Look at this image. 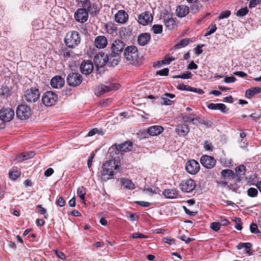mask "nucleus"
I'll list each match as a JSON object with an SVG mask.
<instances>
[{"mask_svg": "<svg viewBox=\"0 0 261 261\" xmlns=\"http://www.w3.org/2000/svg\"><path fill=\"white\" fill-rule=\"evenodd\" d=\"M119 168L118 162L116 160H110L106 161L101 167L100 177L102 181L114 179L115 170Z\"/></svg>", "mask_w": 261, "mask_h": 261, "instance_id": "f257e3e1", "label": "nucleus"}, {"mask_svg": "<svg viewBox=\"0 0 261 261\" xmlns=\"http://www.w3.org/2000/svg\"><path fill=\"white\" fill-rule=\"evenodd\" d=\"M181 118L185 123H192L197 125V123L195 122V121H196L200 124H203L206 126H210V122L198 116L196 114L183 113L181 114Z\"/></svg>", "mask_w": 261, "mask_h": 261, "instance_id": "f03ea898", "label": "nucleus"}, {"mask_svg": "<svg viewBox=\"0 0 261 261\" xmlns=\"http://www.w3.org/2000/svg\"><path fill=\"white\" fill-rule=\"evenodd\" d=\"M124 57L131 64H136L138 63V51L137 47L130 45L126 47L124 50Z\"/></svg>", "mask_w": 261, "mask_h": 261, "instance_id": "7ed1b4c3", "label": "nucleus"}, {"mask_svg": "<svg viewBox=\"0 0 261 261\" xmlns=\"http://www.w3.org/2000/svg\"><path fill=\"white\" fill-rule=\"evenodd\" d=\"M81 42V37L76 31L68 32L65 38L66 45L69 48H75Z\"/></svg>", "mask_w": 261, "mask_h": 261, "instance_id": "20e7f679", "label": "nucleus"}, {"mask_svg": "<svg viewBox=\"0 0 261 261\" xmlns=\"http://www.w3.org/2000/svg\"><path fill=\"white\" fill-rule=\"evenodd\" d=\"M42 103L46 107L55 106L58 101V95L51 91L45 92L42 96Z\"/></svg>", "mask_w": 261, "mask_h": 261, "instance_id": "39448f33", "label": "nucleus"}, {"mask_svg": "<svg viewBox=\"0 0 261 261\" xmlns=\"http://www.w3.org/2000/svg\"><path fill=\"white\" fill-rule=\"evenodd\" d=\"M23 97L28 102H35L39 99L40 92L38 89L32 88L24 91Z\"/></svg>", "mask_w": 261, "mask_h": 261, "instance_id": "423d86ee", "label": "nucleus"}, {"mask_svg": "<svg viewBox=\"0 0 261 261\" xmlns=\"http://www.w3.org/2000/svg\"><path fill=\"white\" fill-rule=\"evenodd\" d=\"M16 116L21 120H26L32 115L31 108L26 105H20L16 111Z\"/></svg>", "mask_w": 261, "mask_h": 261, "instance_id": "0eeeda50", "label": "nucleus"}, {"mask_svg": "<svg viewBox=\"0 0 261 261\" xmlns=\"http://www.w3.org/2000/svg\"><path fill=\"white\" fill-rule=\"evenodd\" d=\"M133 148V144L129 141H126L120 144H115L110 148L111 153L112 151L115 152L116 154H119L120 152H126L130 151Z\"/></svg>", "mask_w": 261, "mask_h": 261, "instance_id": "6e6552de", "label": "nucleus"}, {"mask_svg": "<svg viewBox=\"0 0 261 261\" xmlns=\"http://www.w3.org/2000/svg\"><path fill=\"white\" fill-rule=\"evenodd\" d=\"M82 80V76L80 73L71 72L68 75L66 81L69 86L76 87L81 84Z\"/></svg>", "mask_w": 261, "mask_h": 261, "instance_id": "1a4fd4ad", "label": "nucleus"}, {"mask_svg": "<svg viewBox=\"0 0 261 261\" xmlns=\"http://www.w3.org/2000/svg\"><path fill=\"white\" fill-rule=\"evenodd\" d=\"M179 187L182 192L190 193L195 189L196 182L192 179H187L182 180L180 182Z\"/></svg>", "mask_w": 261, "mask_h": 261, "instance_id": "9d476101", "label": "nucleus"}, {"mask_svg": "<svg viewBox=\"0 0 261 261\" xmlns=\"http://www.w3.org/2000/svg\"><path fill=\"white\" fill-rule=\"evenodd\" d=\"M119 86L118 84H112L109 86L105 85H99L95 88V93L97 96H99L111 90L118 89Z\"/></svg>", "mask_w": 261, "mask_h": 261, "instance_id": "9b49d317", "label": "nucleus"}, {"mask_svg": "<svg viewBox=\"0 0 261 261\" xmlns=\"http://www.w3.org/2000/svg\"><path fill=\"white\" fill-rule=\"evenodd\" d=\"M15 112L12 108H3L0 110V118L3 119L6 122L11 121L14 117Z\"/></svg>", "mask_w": 261, "mask_h": 261, "instance_id": "f8f14e48", "label": "nucleus"}, {"mask_svg": "<svg viewBox=\"0 0 261 261\" xmlns=\"http://www.w3.org/2000/svg\"><path fill=\"white\" fill-rule=\"evenodd\" d=\"M199 163L195 160L188 161L186 164V170L189 174L194 175L198 173L200 170Z\"/></svg>", "mask_w": 261, "mask_h": 261, "instance_id": "ddd939ff", "label": "nucleus"}, {"mask_svg": "<svg viewBox=\"0 0 261 261\" xmlns=\"http://www.w3.org/2000/svg\"><path fill=\"white\" fill-rule=\"evenodd\" d=\"M200 163L206 169H212L215 165L216 160L212 156L203 155L200 158Z\"/></svg>", "mask_w": 261, "mask_h": 261, "instance_id": "4468645a", "label": "nucleus"}, {"mask_svg": "<svg viewBox=\"0 0 261 261\" xmlns=\"http://www.w3.org/2000/svg\"><path fill=\"white\" fill-rule=\"evenodd\" d=\"M75 20L80 22L84 23L88 19V13L85 8L78 9L74 14Z\"/></svg>", "mask_w": 261, "mask_h": 261, "instance_id": "2eb2a0df", "label": "nucleus"}, {"mask_svg": "<svg viewBox=\"0 0 261 261\" xmlns=\"http://www.w3.org/2000/svg\"><path fill=\"white\" fill-rule=\"evenodd\" d=\"M152 20L153 16L149 12H144L140 14L138 17V22L143 25L151 23Z\"/></svg>", "mask_w": 261, "mask_h": 261, "instance_id": "dca6fc26", "label": "nucleus"}, {"mask_svg": "<svg viewBox=\"0 0 261 261\" xmlns=\"http://www.w3.org/2000/svg\"><path fill=\"white\" fill-rule=\"evenodd\" d=\"M125 43L121 40L118 39L115 40L111 44V49L113 53H117L120 55L125 47Z\"/></svg>", "mask_w": 261, "mask_h": 261, "instance_id": "f3484780", "label": "nucleus"}, {"mask_svg": "<svg viewBox=\"0 0 261 261\" xmlns=\"http://www.w3.org/2000/svg\"><path fill=\"white\" fill-rule=\"evenodd\" d=\"M107 55L104 53H99L95 55L94 57V63L97 67H102L107 63Z\"/></svg>", "mask_w": 261, "mask_h": 261, "instance_id": "a211bd4d", "label": "nucleus"}, {"mask_svg": "<svg viewBox=\"0 0 261 261\" xmlns=\"http://www.w3.org/2000/svg\"><path fill=\"white\" fill-rule=\"evenodd\" d=\"M80 70L83 74H89L93 70V64L91 61L87 60L82 62Z\"/></svg>", "mask_w": 261, "mask_h": 261, "instance_id": "6ab92c4d", "label": "nucleus"}, {"mask_svg": "<svg viewBox=\"0 0 261 261\" xmlns=\"http://www.w3.org/2000/svg\"><path fill=\"white\" fill-rule=\"evenodd\" d=\"M128 19V15L123 10H119L115 15V20L118 23L124 24Z\"/></svg>", "mask_w": 261, "mask_h": 261, "instance_id": "aec40b11", "label": "nucleus"}, {"mask_svg": "<svg viewBox=\"0 0 261 261\" xmlns=\"http://www.w3.org/2000/svg\"><path fill=\"white\" fill-rule=\"evenodd\" d=\"M107 63L110 66H115L118 65L120 61V56L117 53H112L109 56L107 55Z\"/></svg>", "mask_w": 261, "mask_h": 261, "instance_id": "412c9836", "label": "nucleus"}, {"mask_svg": "<svg viewBox=\"0 0 261 261\" xmlns=\"http://www.w3.org/2000/svg\"><path fill=\"white\" fill-rule=\"evenodd\" d=\"M65 81L61 76H55L50 81V85L54 88H61L64 85Z\"/></svg>", "mask_w": 261, "mask_h": 261, "instance_id": "4be33fe9", "label": "nucleus"}, {"mask_svg": "<svg viewBox=\"0 0 261 261\" xmlns=\"http://www.w3.org/2000/svg\"><path fill=\"white\" fill-rule=\"evenodd\" d=\"M151 39V35L148 33H143L138 37V43L141 46H144L148 43Z\"/></svg>", "mask_w": 261, "mask_h": 261, "instance_id": "5701e85b", "label": "nucleus"}, {"mask_svg": "<svg viewBox=\"0 0 261 261\" xmlns=\"http://www.w3.org/2000/svg\"><path fill=\"white\" fill-rule=\"evenodd\" d=\"M189 8L186 5H180L176 7L175 14L178 17H185L189 13Z\"/></svg>", "mask_w": 261, "mask_h": 261, "instance_id": "b1692460", "label": "nucleus"}, {"mask_svg": "<svg viewBox=\"0 0 261 261\" xmlns=\"http://www.w3.org/2000/svg\"><path fill=\"white\" fill-rule=\"evenodd\" d=\"M164 20L165 25L169 30H174L177 27L175 19L172 17H165Z\"/></svg>", "mask_w": 261, "mask_h": 261, "instance_id": "393cba45", "label": "nucleus"}, {"mask_svg": "<svg viewBox=\"0 0 261 261\" xmlns=\"http://www.w3.org/2000/svg\"><path fill=\"white\" fill-rule=\"evenodd\" d=\"M108 43L107 39L103 36H99L95 39V45L97 48H103Z\"/></svg>", "mask_w": 261, "mask_h": 261, "instance_id": "a878e982", "label": "nucleus"}, {"mask_svg": "<svg viewBox=\"0 0 261 261\" xmlns=\"http://www.w3.org/2000/svg\"><path fill=\"white\" fill-rule=\"evenodd\" d=\"M189 131L190 127L187 124H186L178 125L176 126L175 128V132L180 136H185L188 134Z\"/></svg>", "mask_w": 261, "mask_h": 261, "instance_id": "bb28decb", "label": "nucleus"}, {"mask_svg": "<svg viewBox=\"0 0 261 261\" xmlns=\"http://www.w3.org/2000/svg\"><path fill=\"white\" fill-rule=\"evenodd\" d=\"M86 10L88 13H89L92 15H96L98 14L99 12L100 9L98 5L95 3H91L90 1H89V3H87V6L86 7Z\"/></svg>", "mask_w": 261, "mask_h": 261, "instance_id": "cd10ccee", "label": "nucleus"}, {"mask_svg": "<svg viewBox=\"0 0 261 261\" xmlns=\"http://www.w3.org/2000/svg\"><path fill=\"white\" fill-rule=\"evenodd\" d=\"M164 130V128L159 125H154L149 127L147 129V133L150 136H157L162 133Z\"/></svg>", "mask_w": 261, "mask_h": 261, "instance_id": "c85d7f7f", "label": "nucleus"}, {"mask_svg": "<svg viewBox=\"0 0 261 261\" xmlns=\"http://www.w3.org/2000/svg\"><path fill=\"white\" fill-rule=\"evenodd\" d=\"M208 108L211 110H218L221 112L225 113L227 112L226 106L223 103H211L208 106Z\"/></svg>", "mask_w": 261, "mask_h": 261, "instance_id": "c756f323", "label": "nucleus"}, {"mask_svg": "<svg viewBox=\"0 0 261 261\" xmlns=\"http://www.w3.org/2000/svg\"><path fill=\"white\" fill-rule=\"evenodd\" d=\"M163 194L167 198L173 199L177 197L178 191L175 189H166L163 192Z\"/></svg>", "mask_w": 261, "mask_h": 261, "instance_id": "7c9ffc66", "label": "nucleus"}, {"mask_svg": "<svg viewBox=\"0 0 261 261\" xmlns=\"http://www.w3.org/2000/svg\"><path fill=\"white\" fill-rule=\"evenodd\" d=\"M105 28L108 33L112 35L117 34V28L114 23L108 22L106 24Z\"/></svg>", "mask_w": 261, "mask_h": 261, "instance_id": "2f4dec72", "label": "nucleus"}, {"mask_svg": "<svg viewBox=\"0 0 261 261\" xmlns=\"http://www.w3.org/2000/svg\"><path fill=\"white\" fill-rule=\"evenodd\" d=\"M261 93V87L251 88L246 91L245 95L247 98H250L255 94Z\"/></svg>", "mask_w": 261, "mask_h": 261, "instance_id": "473e14b6", "label": "nucleus"}, {"mask_svg": "<svg viewBox=\"0 0 261 261\" xmlns=\"http://www.w3.org/2000/svg\"><path fill=\"white\" fill-rule=\"evenodd\" d=\"M251 247L252 244L250 243H240L237 247L239 250L245 248L246 253L249 255H251L252 254V252L251 250Z\"/></svg>", "mask_w": 261, "mask_h": 261, "instance_id": "72a5a7b5", "label": "nucleus"}, {"mask_svg": "<svg viewBox=\"0 0 261 261\" xmlns=\"http://www.w3.org/2000/svg\"><path fill=\"white\" fill-rule=\"evenodd\" d=\"M35 155V153L34 151H30L28 152H24V153L19 154L18 155V159L20 161H24L25 160L29 159L34 157Z\"/></svg>", "mask_w": 261, "mask_h": 261, "instance_id": "f704fd0d", "label": "nucleus"}, {"mask_svg": "<svg viewBox=\"0 0 261 261\" xmlns=\"http://www.w3.org/2000/svg\"><path fill=\"white\" fill-rule=\"evenodd\" d=\"M174 58L173 57H170L168 56L165 57V59L162 61H158L155 65L154 66L158 68L160 67L163 64L168 65L172 61L174 60Z\"/></svg>", "mask_w": 261, "mask_h": 261, "instance_id": "c9c22d12", "label": "nucleus"}, {"mask_svg": "<svg viewBox=\"0 0 261 261\" xmlns=\"http://www.w3.org/2000/svg\"><path fill=\"white\" fill-rule=\"evenodd\" d=\"M165 97H163L162 103L165 105H171L172 103V101L170 99V98H173L175 97V95L173 94L170 93H166L165 94Z\"/></svg>", "mask_w": 261, "mask_h": 261, "instance_id": "e433bc0d", "label": "nucleus"}, {"mask_svg": "<svg viewBox=\"0 0 261 261\" xmlns=\"http://www.w3.org/2000/svg\"><path fill=\"white\" fill-rule=\"evenodd\" d=\"M11 94V89L6 86H3L0 89V95L8 97Z\"/></svg>", "mask_w": 261, "mask_h": 261, "instance_id": "4c0bfd02", "label": "nucleus"}, {"mask_svg": "<svg viewBox=\"0 0 261 261\" xmlns=\"http://www.w3.org/2000/svg\"><path fill=\"white\" fill-rule=\"evenodd\" d=\"M221 173V175L225 178H233L234 176V172L230 169L223 170Z\"/></svg>", "mask_w": 261, "mask_h": 261, "instance_id": "58836bf2", "label": "nucleus"}, {"mask_svg": "<svg viewBox=\"0 0 261 261\" xmlns=\"http://www.w3.org/2000/svg\"><path fill=\"white\" fill-rule=\"evenodd\" d=\"M122 184L124 188L129 190H133L135 187V185L130 180L126 178L122 179Z\"/></svg>", "mask_w": 261, "mask_h": 261, "instance_id": "ea45409f", "label": "nucleus"}, {"mask_svg": "<svg viewBox=\"0 0 261 261\" xmlns=\"http://www.w3.org/2000/svg\"><path fill=\"white\" fill-rule=\"evenodd\" d=\"M246 167L243 165H241L236 168V173L238 176L240 177L245 174Z\"/></svg>", "mask_w": 261, "mask_h": 261, "instance_id": "a19ab883", "label": "nucleus"}, {"mask_svg": "<svg viewBox=\"0 0 261 261\" xmlns=\"http://www.w3.org/2000/svg\"><path fill=\"white\" fill-rule=\"evenodd\" d=\"M190 40L189 39H183L181 40L174 46V48H181L187 46L189 43Z\"/></svg>", "mask_w": 261, "mask_h": 261, "instance_id": "79ce46f5", "label": "nucleus"}, {"mask_svg": "<svg viewBox=\"0 0 261 261\" xmlns=\"http://www.w3.org/2000/svg\"><path fill=\"white\" fill-rule=\"evenodd\" d=\"M86 194V189L84 187L82 186L78 188L77 190V194L81 199L84 200H85Z\"/></svg>", "mask_w": 261, "mask_h": 261, "instance_id": "37998d69", "label": "nucleus"}, {"mask_svg": "<svg viewBox=\"0 0 261 261\" xmlns=\"http://www.w3.org/2000/svg\"><path fill=\"white\" fill-rule=\"evenodd\" d=\"M192 77V73L190 71H186L183 74L173 76L174 79H189Z\"/></svg>", "mask_w": 261, "mask_h": 261, "instance_id": "c03bdc74", "label": "nucleus"}, {"mask_svg": "<svg viewBox=\"0 0 261 261\" xmlns=\"http://www.w3.org/2000/svg\"><path fill=\"white\" fill-rule=\"evenodd\" d=\"M151 30L154 34H161L163 32V26L161 24H154L152 25Z\"/></svg>", "mask_w": 261, "mask_h": 261, "instance_id": "a18cd8bd", "label": "nucleus"}, {"mask_svg": "<svg viewBox=\"0 0 261 261\" xmlns=\"http://www.w3.org/2000/svg\"><path fill=\"white\" fill-rule=\"evenodd\" d=\"M96 134L100 135H103V133L101 129L94 128L89 132L88 135H87V137H91Z\"/></svg>", "mask_w": 261, "mask_h": 261, "instance_id": "49530a36", "label": "nucleus"}, {"mask_svg": "<svg viewBox=\"0 0 261 261\" xmlns=\"http://www.w3.org/2000/svg\"><path fill=\"white\" fill-rule=\"evenodd\" d=\"M9 177L12 180H16L20 176V172L17 170H11L9 173Z\"/></svg>", "mask_w": 261, "mask_h": 261, "instance_id": "de8ad7c7", "label": "nucleus"}, {"mask_svg": "<svg viewBox=\"0 0 261 261\" xmlns=\"http://www.w3.org/2000/svg\"><path fill=\"white\" fill-rule=\"evenodd\" d=\"M248 13V10L247 7L242 8L239 9L236 15L239 17H243L245 16Z\"/></svg>", "mask_w": 261, "mask_h": 261, "instance_id": "09e8293b", "label": "nucleus"}, {"mask_svg": "<svg viewBox=\"0 0 261 261\" xmlns=\"http://www.w3.org/2000/svg\"><path fill=\"white\" fill-rule=\"evenodd\" d=\"M217 30V27L215 24H211L207 29L205 36H210L214 33Z\"/></svg>", "mask_w": 261, "mask_h": 261, "instance_id": "8fccbe9b", "label": "nucleus"}, {"mask_svg": "<svg viewBox=\"0 0 261 261\" xmlns=\"http://www.w3.org/2000/svg\"><path fill=\"white\" fill-rule=\"evenodd\" d=\"M258 191L257 189L253 188H250L247 190V194L249 197H254L257 196Z\"/></svg>", "mask_w": 261, "mask_h": 261, "instance_id": "3c124183", "label": "nucleus"}, {"mask_svg": "<svg viewBox=\"0 0 261 261\" xmlns=\"http://www.w3.org/2000/svg\"><path fill=\"white\" fill-rule=\"evenodd\" d=\"M221 224L219 222H212L210 224V228L215 231L220 229Z\"/></svg>", "mask_w": 261, "mask_h": 261, "instance_id": "603ef678", "label": "nucleus"}, {"mask_svg": "<svg viewBox=\"0 0 261 261\" xmlns=\"http://www.w3.org/2000/svg\"><path fill=\"white\" fill-rule=\"evenodd\" d=\"M250 229L251 233L258 234L259 233V230L256 224L252 223L250 225Z\"/></svg>", "mask_w": 261, "mask_h": 261, "instance_id": "864d4df0", "label": "nucleus"}, {"mask_svg": "<svg viewBox=\"0 0 261 261\" xmlns=\"http://www.w3.org/2000/svg\"><path fill=\"white\" fill-rule=\"evenodd\" d=\"M169 71V69L167 68H165L163 69L157 71L156 73L157 75H160L161 76H167L168 75Z\"/></svg>", "mask_w": 261, "mask_h": 261, "instance_id": "5fc2aeb1", "label": "nucleus"}, {"mask_svg": "<svg viewBox=\"0 0 261 261\" xmlns=\"http://www.w3.org/2000/svg\"><path fill=\"white\" fill-rule=\"evenodd\" d=\"M231 14V12L229 10H226L224 12H222L219 16V19H222L224 18H228Z\"/></svg>", "mask_w": 261, "mask_h": 261, "instance_id": "6e6d98bb", "label": "nucleus"}, {"mask_svg": "<svg viewBox=\"0 0 261 261\" xmlns=\"http://www.w3.org/2000/svg\"><path fill=\"white\" fill-rule=\"evenodd\" d=\"M177 88L178 90H185V91H190L191 87L188 85H185L184 84H179L177 86Z\"/></svg>", "mask_w": 261, "mask_h": 261, "instance_id": "4d7b16f0", "label": "nucleus"}, {"mask_svg": "<svg viewBox=\"0 0 261 261\" xmlns=\"http://www.w3.org/2000/svg\"><path fill=\"white\" fill-rule=\"evenodd\" d=\"M261 0H251L249 4V8H252L260 4Z\"/></svg>", "mask_w": 261, "mask_h": 261, "instance_id": "13d9d810", "label": "nucleus"}, {"mask_svg": "<svg viewBox=\"0 0 261 261\" xmlns=\"http://www.w3.org/2000/svg\"><path fill=\"white\" fill-rule=\"evenodd\" d=\"M132 237L134 239H137V238H140V239H143V238H147L148 237L147 236L144 235L143 234L138 233V232H135L132 234Z\"/></svg>", "mask_w": 261, "mask_h": 261, "instance_id": "bf43d9fd", "label": "nucleus"}, {"mask_svg": "<svg viewBox=\"0 0 261 261\" xmlns=\"http://www.w3.org/2000/svg\"><path fill=\"white\" fill-rule=\"evenodd\" d=\"M237 79L234 76H226L224 79V82L226 83H232L236 81Z\"/></svg>", "mask_w": 261, "mask_h": 261, "instance_id": "052dcab7", "label": "nucleus"}, {"mask_svg": "<svg viewBox=\"0 0 261 261\" xmlns=\"http://www.w3.org/2000/svg\"><path fill=\"white\" fill-rule=\"evenodd\" d=\"M179 239L182 241L185 242L187 244L190 243L194 240L193 238H188L185 235L180 236Z\"/></svg>", "mask_w": 261, "mask_h": 261, "instance_id": "680f3d73", "label": "nucleus"}, {"mask_svg": "<svg viewBox=\"0 0 261 261\" xmlns=\"http://www.w3.org/2000/svg\"><path fill=\"white\" fill-rule=\"evenodd\" d=\"M235 222H236V225H235V228L239 230H241L242 229V226L240 224L241 220L239 218H236L234 219Z\"/></svg>", "mask_w": 261, "mask_h": 261, "instance_id": "e2e57ef3", "label": "nucleus"}, {"mask_svg": "<svg viewBox=\"0 0 261 261\" xmlns=\"http://www.w3.org/2000/svg\"><path fill=\"white\" fill-rule=\"evenodd\" d=\"M95 156V153L92 152L91 153L90 156L89 157L88 162H87V165L88 168H90L92 166V163L93 160V159Z\"/></svg>", "mask_w": 261, "mask_h": 261, "instance_id": "0e129e2a", "label": "nucleus"}, {"mask_svg": "<svg viewBox=\"0 0 261 261\" xmlns=\"http://www.w3.org/2000/svg\"><path fill=\"white\" fill-rule=\"evenodd\" d=\"M89 0H76L77 3L83 8L87 7V3H89Z\"/></svg>", "mask_w": 261, "mask_h": 261, "instance_id": "69168bd1", "label": "nucleus"}, {"mask_svg": "<svg viewBox=\"0 0 261 261\" xmlns=\"http://www.w3.org/2000/svg\"><path fill=\"white\" fill-rule=\"evenodd\" d=\"M63 55L65 57H73V52L68 49L63 50Z\"/></svg>", "mask_w": 261, "mask_h": 261, "instance_id": "338daca9", "label": "nucleus"}, {"mask_svg": "<svg viewBox=\"0 0 261 261\" xmlns=\"http://www.w3.org/2000/svg\"><path fill=\"white\" fill-rule=\"evenodd\" d=\"M65 203V201L63 199L62 197H60L57 201V204L59 205L61 207L64 206Z\"/></svg>", "mask_w": 261, "mask_h": 261, "instance_id": "774afa93", "label": "nucleus"}]
</instances>
